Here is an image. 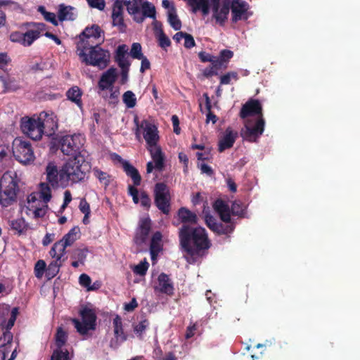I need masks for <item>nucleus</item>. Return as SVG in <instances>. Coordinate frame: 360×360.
Returning a JSON list of instances; mask_svg holds the SVG:
<instances>
[{"label": "nucleus", "mask_w": 360, "mask_h": 360, "mask_svg": "<svg viewBox=\"0 0 360 360\" xmlns=\"http://www.w3.org/2000/svg\"><path fill=\"white\" fill-rule=\"evenodd\" d=\"M180 243L185 254L184 257L189 263L195 262L202 252L210 247L206 231L202 227L193 228L183 225L179 231Z\"/></svg>", "instance_id": "1"}, {"label": "nucleus", "mask_w": 360, "mask_h": 360, "mask_svg": "<svg viewBox=\"0 0 360 360\" xmlns=\"http://www.w3.org/2000/svg\"><path fill=\"white\" fill-rule=\"evenodd\" d=\"M134 122L136 138L139 139L141 135L143 136L146 142L147 148L154 162V165L152 162H148L147 172H152L154 168L159 171L162 170L164 166V155L158 145L160 136L157 127L153 122L148 120H143L139 122L137 117L134 118Z\"/></svg>", "instance_id": "2"}, {"label": "nucleus", "mask_w": 360, "mask_h": 360, "mask_svg": "<svg viewBox=\"0 0 360 360\" xmlns=\"http://www.w3.org/2000/svg\"><path fill=\"white\" fill-rule=\"evenodd\" d=\"M240 117L245 120V129L243 137L250 142H255L259 137L264 127V120L262 115V105L257 100L247 102L240 110Z\"/></svg>", "instance_id": "3"}, {"label": "nucleus", "mask_w": 360, "mask_h": 360, "mask_svg": "<svg viewBox=\"0 0 360 360\" xmlns=\"http://www.w3.org/2000/svg\"><path fill=\"white\" fill-rule=\"evenodd\" d=\"M86 153H80L70 158L60 169V186L79 182L84 179L89 170V162L86 160Z\"/></svg>", "instance_id": "4"}, {"label": "nucleus", "mask_w": 360, "mask_h": 360, "mask_svg": "<svg viewBox=\"0 0 360 360\" xmlns=\"http://www.w3.org/2000/svg\"><path fill=\"white\" fill-rule=\"evenodd\" d=\"M51 198V188L46 183L40 184L39 192H34L27 198L22 211L34 219L42 218L47 212V203Z\"/></svg>", "instance_id": "5"}, {"label": "nucleus", "mask_w": 360, "mask_h": 360, "mask_svg": "<svg viewBox=\"0 0 360 360\" xmlns=\"http://www.w3.org/2000/svg\"><path fill=\"white\" fill-rule=\"evenodd\" d=\"M78 56L86 65L98 67L100 69L106 68L110 62V53L97 45L81 48L77 47Z\"/></svg>", "instance_id": "6"}, {"label": "nucleus", "mask_w": 360, "mask_h": 360, "mask_svg": "<svg viewBox=\"0 0 360 360\" xmlns=\"http://www.w3.org/2000/svg\"><path fill=\"white\" fill-rule=\"evenodd\" d=\"M128 13L137 22H142L146 18H155V8L147 0H129L124 1Z\"/></svg>", "instance_id": "7"}, {"label": "nucleus", "mask_w": 360, "mask_h": 360, "mask_svg": "<svg viewBox=\"0 0 360 360\" xmlns=\"http://www.w3.org/2000/svg\"><path fill=\"white\" fill-rule=\"evenodd\" d=\"M17 188L13 174L6 171L0 180V204L3 207H8L15 200Z\"/></svg>", "instance_id": "8"}, {"label": "nucleus", "mask_w": 360, "mask_h": 360, "mask_svg": "<svg viewBox=\"0 0 360 360\" xmlns=\"http://www.w3.org/2000/svg\"><path fill=\"white\" fill-rule=\"evenodd\" d=\"M45 25L43 23H35L31 29L25 32H13L10 35V39L15 43H19L24 46H30L37 40L41 32L44 30Z\"/></svg>", "instance_id": "9"}, {"label": "nucleus", "mask_w": 360, "mask_h": 360, "mask_svg": "<svg viewBox=\"0 0 360 360\" xmlns=\"http://www.w3.org/2000/svg\"><path fill=\"white\" fill-rule=\"evenodd\" d=\"M12 151L15 159L27 165L34 161V155L29 141L16 138L13 141Z\"/></svg>", "instance_id": "10"}, {"label": "nucleus", "mask_w": 360, "mask_h": 360, "mask_svg": "<svg viewBox=\"0 0 360 360\" xmlns=\"http://www.w3.org/2000/svg\"><path fill=\"white\" fill-rule=\"evenodd\" d=\"M85 139L82 134L66 135L60 140L61 151L63 154L76 155L80 153H86L82 150Z\"/></svg>", "instance_id": "11"}, {"label": "nucleus", "mask_w": 360, "mask_h": 360, "mask_svg": "<svg viewBox=\"0 0 360 360\" xmlns=\"http://www.w3.org/2000/svg\"><path fill=\"white\" fill-rule=\"evenodd\" d=\"M82 321L74 319L72 320L75 328L80 335H86L89 330H94L96 328V316L93 310L84 308L80 311Z\"/></svg>", "instance_id": "12"}, {"label": "nucleus", "mask_w": 360, "mask_h": 360, "mask_svg": "<svg viewBox=\"0 0 360 360\" xmlns=\"http://www.w3.org/2000/svg\"><path fill=\"white\" fill-rule=\"evenodd\" d=\"M21 129L25 135L33 140H39L44 134L43 126L37 116L30 118L23 117L21 120Z\"/></svg>", "instance_id": "13"}, {"label": "nucleus", "mask_w": 360, "mask_h": 360, "mask_svg": "<svg viewBox=\"0 0 360 360\" xmlns=\"http://www.w3.org/2000/svg\"><path fill=\"white\" fill-rule=\"evenodd\" d=\"M81 41L77 44L81 48L89 46L91 45H97L103 42L104 33L97 25H93L90 27H86L81 36Z\"/></svg>", "instance_id": "14"}, {"label": "nucleus", "mask_w": 360, "mask_h": 360, "mask_svg": "<svg viewBox=\"0 0 360 360\" xmlns=\"http://www.w3.org/2000/svg\"><path fill=\"white\" fill-rule=\"evenodd\" d=\"M232 21L236 22L239 20H247L252 13L249 11V5L243 0L231 1Z\"/></svg>", "instance_id": "15"}, {"label": "nucleus", "mask_w": 360, "mask_h": 360, "mask_svg": "<svg viewBox=\"0 0 360 360\" xmlns=\"http://www.w3.org/2000/svg\"><path fill=\"white\" fill-rule=\"evenodd\" d=\"M45 135L51 136L58 128V120L53 112H41L37 116Z\"/></svg>", "instance_id": "16"}, {"label": "nucleus", "mask_w": 360, "mask_h": 360, "mask_svg": "<svg viewBox=\"0 0 360 360\" xmlns=\"http://www.w3.org/2000/svg\"><path fill=\"white\" fill-rule=\"evenodd\" d=\"M155 203L164 213L169 212V191L167 186L162 183L157 184L155 189Z\"/></svg>", "instance_id": "17"}, {"label": "nucleus", "mask_w": 360, "mask_h": 360, "mask_svg": "<svg viewBox=\"0 0 360 360\" xmlns=\"http://www.w3.org/2000/svg\"><path fill=\"white\" fill-rule=\"evenodd\" d=\"M114 338L110 342V346L117 348L120 344L127 340V335L124 333L122 319L117 315L113 319Z\"/></svg>", "instance_id": "18"}, {"label": "nucleus", "mask_w": 360, "mask_h": 360, "mask_svg": "<svg viewBox=\"0 0 360 360\" xmlns=\"http://www.w3.org/2000/svg\"><path fill=\"white\" fill-rule=\"evenodd\" d=\"M118 74L115 68H110L104 72L98 81V87L99 91H105L115 86Z\"/></svg>", "instance_id": "19"}, {"label": "nucleus", "mask_w": 360, "mask_h": 360, "mask_svg": "<svg viewBox=\"0 0 360 360\" xmlns=\"http://www.w3.org/2000/svg\"><path fill=\"white\" fill-rule=\"evenodd\" d=\"M10 312V307L8 304H0V326L2 328L11 329L16 320L18 314V309L14 307L11 311V316L8 321L6 316Z\"/></svg>", "instance_id": "20"}, {"label": "nucleus", "mask_w": 360, "mask_h": 360, "mask_svg": "<svg viewBox=\"0 0 360 360\" xmlns=\"http://www.w3.org/2000/svg\"><path fill=\"white\" fill-rule=\"evenodd\" d=\"M237 137L238 132L233 131L231 127H228L219 139V151L221 153L225 150L231 148L233 146V143H235Z\"/></svg>", "instance_id": "21"}, {"label": "nucleus", "mask_w": 360, "mask_h": 360, "mask_svg": "<svg viewBox=\"0 0 360 360\" xmlns=\"http://www.w3.org/2000/svg\"><path fill=\"white\" fill-rule=\"evenodd\" d=\"M155 292H162L168 295H172L174 287L169 276L162 273L159 275L157 282L154 285Z\"/></svg>", "instance_id": "22"}, {"label": "nucleus", "mask_w": 360, "mask_h": 360, "mask_svg": "<svg viewBox=\"0 0 360 360\" xmlns=\"http://www.w3.org/2000/svg\"><path fill=\"white\" fill-rule=\"evenodd\" d=\"M205 221L207 226L214 232L219 234H227L233 231L234 226L233 224L222 225L217 223V220L210 214H205Z\"/></svg>", "instance_id": "23"}, {"label": "nucleus", "mask_w": 360, "mask_h": 360, "mask_svg": "<svg viewBox=\"0 0 360 360\" xmlns=\"http://www.w3.org/2000/svg\"><path fill=\"white\" fill-rule=\"evenodd\" d=\"M150 229V219L148 217L142 218L139 221V229L136 231L134 240L136 243L141 245L144 243Z\"/></svg>", "instance_id": "24"}, {"label": "nucleus", "mask_w": 360, "mask_h": 360, "mask_svg": "<svg viewBox=\"0 0 360 360\" xmlns=\"http://www.w3.org/2000/svg\"><path fill=\"white\" fill-rule=\"evenodd\" d=\"M46 179L53 187L60 186V170L54 162H49L46 167Z\"/></svg>", "instance_id": "25"}, {"label": "nucleus", "mask_w": 360, "mask_h": 360, "mask_svg": "<svg viewBox=\"0 0 360 360\" xmlns=\"http://www.w3.org/2000/svg\"><path fill=\"white\" fill-rule=\"evenodd\" d=\"M162 235L160 232H156L152 237L150 245V252L153 264L155 262L158 255L162 250Z\"/></svg>", "instance_id": "26"}, {"label": "nucleus", "mask_w": 360, "mask_h": 360, "mask_svg": "<svg viewBox=\"0 0 360 360\" xmlns=\"http://www.w3.org/2000/svg\"><path fill=\"white\" fill-rule=\"evenodd\" d=\"M213 207L223 221L226 223L231 221V212L229 207L223 200H217L214 202Z\"/></svg>", "instance_id": "27"}, {"label": "nucleus", "mask_w": 360, "mask_h": 360, "mask_svg": "<svg viewBox=\"0 0 360 360\" xmlns=\"http://www.w3.org/2000/svg\"><path fill=\"white\" fill-rule=\"evenodd\" d=\"M125 6L124 2L117 0L114 3L112 13V22L114 25H123V9Z\"/></svg>", "instance_id": "28"}, {"label": "nucleus", "mask_w": 360, "mask_h": 360, "mask_svg": "<svg viewBox=\"0 0 360 360\" xmlns=\"http://www.w3.org/2000/svg\"><path fill=\"white\" fill-rule=\"evenodd\" d=\"M66 248L59 240L56 242L49 251L50 256L54 260L61 262L64 260L63 257L65 255Z\"/></svg>", "instance_id": "29"}, {"label": "nucleus", "mask_w": 360, "mask_h": 360, "mask_svg": "<svg viewBox=\"0 0 360 360\" xmlns=\"http://www.w3.org/2000/svg\"><path fill=\"white\" fill-rule=\"evenodd\" d=\"M79 228L73 227L67 234H65L59 241L64 245L65 248L71 246L79 237Z\"/></svg>", "instance_id": "30"}, {"label": "nucleus", "mask_w": 360, "mask_h": 360, "mask_svg": "<svg viewBox=\"0 0 360 360\" xmlns=\"http://www.w3.org/2000/svg\"><path fill=\"white\" fill-rule=\"evenodd\" d=\"M178 216L184 224H195L197 223L198 217L196 214L185 207H182L179 210Z\"/></svg>", "instance_id": "31"}, {"label": "nucleus", "mask_w": 360, "mask_h": 360, "mask_svg": "<svg viewBox=\"0 0 360 360\" xmlns=\"http://www.w3.org/2000/svg\"><path fill=\"white\" fill-rule=\"evenodd\" d=\"M9 149L6 146H0V173L3 172L11 165V158L8 155Z\"/></svg>", "instance_id": "32"}, {"label": "nucleus", "mask_w": 360, "mask_h": 360, "mask_svg": "<svg viewBox=\"0 0 360 360\" xmlns=\"http://www.w3.org/2000/svg\"><path fill=\"white\" fill-rule=\"evenodd\" d=\"M102 98L110 103H115L118 101L120 96L119 88L115 86L105 91H98Z\"/></svg>", "instance_id": "33"}, {"label": "nucleus", "mask_w": 360, "mask_h": 360, "mask_svg": "<svg viewBox=\"0 0 360 360\" xmlns=\"http://www.w3.org/2000/svg\"><path fill=\"white\" fill-rule=\"evenodd\" d=\"M123 169L126 174L130 176L135 186H139L141 183V176L138 170L130 165L128 162H123Z\"/></svg>", "instance_id": "34"}, {"label": "nucleus", "mask_w": 360, "mask_h": 360, "mask_svg": "<svg viewBox=\"0 0 360 360\" xmlns=\"http://www.w3.org/2000/svg\"><path fill=\"white\" fill-rule=\"evenodd\" d=\"M75 9L71 6H60L58 11V18L60 20H72L75 18Z\"/></svg>", "instance_id": "35"}, {"label": "nucleus", "mask_w": 360, "mask_h": 360, "mask_svg": "<svg viewBox=\"0 0 360 360\" xmlns=\"http://www.w3.org/2000/svg\"><path fill=\"white\" fill-rule=\"evenodd\" d=\"M2 329L4 330V331L2 335L0 337V349H4L6 350V353H8V347L11 344L13 340V334L11 333L10 329Z\"/></svg>", "instance_id": "36"}, {"label": "nucleus", "mask_w": 360, "mask_h": 360, "mask_svg": "<svg viewBox=\"0 0 360 360\" xmlns=\"http://www.w3.org/2000/svg\"><path fill=\"white\" fill-rule=\"evenodd\" d=\"M169 25L175 30H179L181 27V22L179 19L175 8H172L167 14Z\"/></svg>", "instance_id": "37"}, {"label": "nucleus", "mask_w": 360, "mask_h": 360, "mask_svg": "<svg viewBox=\"0 0 360 360\" xmlns=\"http://www.w3.org/2000/svg\"><path fill=\"white\" fill-rule=\"evenodd\" d=\"M82 92L77 86H73L67 91L68 99L75 102L79 106L81 105Z\"/></svg>", "instance_id": "38"}, {"label": "nucleus", "mask_w": 360, "mask_h": 360, "mask_svg": "<svg viewBox=\"0 0 360 360\" xmlns=\"http://www.w3.org/2000/svg\"><path fill=\"white\" fill-rule=\"evenodd\" d=\"M149 264L144 259L136 265L131 266V268L133 272L140 276H144L148 269Z\"/></svg>", "instance_id": "39"}, {"label": "nucleus", "mask_w": 360, "mask_h": 360, "mask_svg": "<svg viewBox=\"0 0 360 360\" xmlns=\"http://www.w3.org/2000/svg\"><path fill=\"white\" fill-rule=\"evenodd\" d=\"M11 228L18 233H22L27 229V224L23 218H18L10 221Z\"/></svg>", "instance_id": "40"}, {"label": "nucleus", "mask_w": 360, "mask_h": 360, "mask_svg": "<svg viewBox=\"0 0 360 360\" xmlns=\"http://www.w3.org/2000/svg\"><path fill=\"white\" fill-rule=\"evenodd\" d=\"M122 101L128 108H132L136 104V95L131 91H127L124 93Z\"/></svg>", "instance_id": "41"}, {"label": "nucleus", "mask_w": 360, "mask_h": 360, "mask_svg": "<svg viewBox=\"0 0 360 360\" xmlns=\"http://www.w3.org/2000/svg\"><path fill=\"white\" fill-rule=\"evenodd\" d=\"M148 326L149 321L147 319H143L134 325V331L139 338H142Z\"/></svg>", "instance_id": "42"}, {"label": "nucleus", "mask_w": 360, "mask_h": 360, "mask_svg": "<svg viewBox=\"0 0 360 360\" xmlns=\"http://www.w3.org/2000/svg\"><path fill=\"white\" fill-rule=\"evenodd\" d=\"M93 173L95 177L99 180L101 184H103L105 187L109 185L110 175L106 172H104L98 168H94L93 169Z\"/></svg>", "instance_id": "43"}, {"label": "nucleus", "mask_w": 360, "mask_h": 360, "mask_svg": "<svg viewBox=\"0 0 360 360\" xmlns=\"http://www.w3.org/2000/svg\"><path fill=\"white\" fill-rule=\"evenodd\" d=\"M51 360H69V352L66 349L57 348L53 351Z\"/></svg>", "instance_id": "44"}, {"label": "nucleus", "mask_w": 360, "mask_h": 360, "mask_svg": "<svg viewBox=\"0 0 360 360\" xmlns=\"http://www.w3.org/2000/svg\"><path fill=\"white\" fill-rule=\"evenodd\" d=\"M67 333L62 328H58L56 335V345L57 348H62L67 341Z\"/></svg>", "instance_id": "45"}, {"label": "nucleus", "mask_w": 360, "mask_h": 360, "mask_svg": "<svg viewBox=\"0 0 360 360\" xmlns=\"http://www.w3.org/2000/svg\"><path fill=\"white\" fill-rule=\"evenodd\" d=\"M37 10L46 21L51 22L54 25H58L56 15L53 13L46 11L44 6H39Z\"/></svg>", "instance_id": "46"}, {"label": "nucleus", "mask_w": 360, "mask_h": 360, "mask_svg": "<svg viewBox=\"0 0 360 360\" xmlns=\"http://www.w3.org/2000/svg\"><path fill=\"white\" fill-rule=\"evenodd\" d=\"M199 58L202 62H210L214 67L219 66L220 61L217 59V57L213 56L210 53H207L205 52H200Z\"/></svg>", "instance_id": "47"}, {"label": "nucleus", "mask_w": 360, "mask_h": 360, "mask_svg": "<svg viewBox=\"0 0 360 360\" xmlns=\"http://www.w3.org/2000/svg\"><path fill=\"white\" fill-rule=\"evenodd\" d=\"M61 262L58 261H53L51 262L46 269V274L48 276L53 278L56 276V274L58 272L59 267L61 265Z\"/></svg>", "instance_id": "48"}, {"label": "nucleus", "mask_w": 360, "mask_h": 360, "mask_svg": "<svg viewBox=\"0 0 360 360\" xmlns=\"http://www.w3.org/2000/svg\"><path fill=\"white\" fill-rule=\"evenodd\" d=\"M88 250L86 249H77L74 251L72 258L73 259L79 260V262L84 263Z\"/></svg>", "instance_id": "49"}, {"label": "nucleus", "mask_w": 360, "mask_h": 360, "mask_svg": "<svg viewBox=\"0 0 360 360\" xmlns=\"http://www.w3.org/2000/svg\"><path fill=\"white\" fill-rule=\"evenodd\" d=\"M130 55L133 58L140 59L143 56L141 46L139 43H134L131 46Z\"/></svg>", "instance_id": "50"}, {"label": "nucleus", "mask_w": 360, "mask_h": 360, "mask_svg": "<svg viewBox=\"0 0 360 360\" xmlns=\"http://www.w3.org/2000/svg\"><path fill=\"white\" fill-rule=\"evenodd\" d=\"M233 52L230 50L224 49L220 52V55L217 57V59H219L223 65V68L226 67L225 63L233 57Z\"/></svg>", "instance_id": "51"}, {"label": "nucleus", "mask_w": 360, "mask_h": 360, "mask_svg": "<svg viewBox=\"0 0 360 360\" xmlns=\"http://www.w3.org/2000/svg\"><path fill=\"white\" fill-rule=\"evenodd\" d=\"M46 269V263L44 260H39L34 266L35 276L37 278H41Z\"/></svg>", "instance_id": "52"}, {"label": "nucleus", "mask_w": 360, "mask_h": 360, "mask_svg": "<svg viewBox=\"0 0 360 360\" xmlns=\"http://www.w3.org/2000/svg\"><path fill=\"white\" fill-rule=\"evenodd\" d=\"M4 86L6 89L14 91L18 88L17 81L14 78L8 77L3 80Z\"/></svg>", "instance_id": "53"}, {"label": "nucleus", "mask_w": 360, "mask_h": 360, "mask_svg": "<svg viewBox=\"0 0 360 360\" xmlns=\"http://www.w3.org/2000/svg\"><path fill=\"white\" fill-rule=\"evenodd\" d=\"M115 60L120 68H129L130 63L127 55L115 56Z\"/></svg>", "instance_id": "54"}, {"label": "nucleus", "mask_w": 360, "mask_h": 360, "mask_svg": "<svg viewBox=\"0 0 360 360\" xmlns=\"http://www.w3.org/2000/svg\"><path fill=\"white\" fill-rule=\"evenodd\" d=\"M91 282V278L87 274H83L79 276L80 285L86 288L88 290H92L95 289V288L90 286Z\"/></svg>", "instance_id": "55"}, {"label": "nucleus", "mask_w": 360, "mask_h": 360, "mask_svg": "<svg viewBox=\"0 0 360 360\" xmlns=\"http://www.w3.org/2000/svg\"><path fill=\"white\" fill-rule=\"evenodd\" d=\"M231 79L237 80L238 75L235 72H229L221 77V84H229Z\"/></svg>", "instance_id": "56"}, {"label": "nucleus", "mask_w": 360, "mask_h": 360, "mask_svg": "<svg viewBox=\"0 0 360 360\" xmlns=\"http://www.w3.org/2000/svg\"><path fill=\"white\" fill-rule=\"evenodd\" d=\"M52 65V63L49 61V60H41L39 63H36L35 65H34L32 68V70H46L49 68H51Z\"/></svg>", "instance_id": "57"}, {"label": "nucleus", "mask_w": 360, "mask_h": 360, "mask_svg": "<svg viewBox=\"0 0 360 360\" xmlns=\"http://www.w3.org/2000/svg\"><path fill=\"white\" fill-rule=\"evenodd\" d=\"M231 212L234 215H242L243 214V205L240 202H233L231 205Z\"/></svg>", "instance_id": "58"}, {"label": "nucleus", "mask_w": 360, "mask_h": 360, "mask_svg": "<svg viewBox=\"0 0 360 360\" xmlns=\"http://www.w3.org/2000/svg\"><path fill=\"white\" fill-rule=\"evenodd\" d=\"M221 68H223V65L220 62L219 66L214 67V65H212V66L210 68H205L204 70L203 74L207 77H211L212 75H217V70L219 69H221Z\"/></svg>", "instance_id": "59"}, {"label": "nucleus", "mask_w": 360, "mask_h": 360, "mask_svg": "<svg viewBox=\"0 0 360 360\" xmlns=\"http://www.w3.org/2000/svg\"><path fill=\"white\" fill-rule=\"evenodd\" d=\"M89 5L92 8L103 10L105 6L104 0H87Z\"/></svg>", "instance_id": "60"}, {"label": "nucleus", "mask_w": 360, "mask_h": 360, "mask_svg": "<svg viewBox=\"0 0 360 360\" xmlns=\"http://www.w3.org/2000/svg\"><path fill=\"white\" fill-rule=\"evenodd\" d=\"M158 39L160 46L162 48L167 47L170 45L169 39L162 32H160Z\"/></svg>", "instance_id": "61"}, {"label": "nucleus", "mask_w": 360, "mask_h": 360, "mask_svg": "<svg viewBox=\"0 0 360 360\" xmlns=\"http://www.w3.org/2000/svg\"><path fill=\"white\" fill-rule=\"evenodd\" d=\"M129 193L132 197L133 201L135 204H137L140 202V199L139 198V191L138 190L132 186H129Z\"/></svg>", "instance_id": "62"}, {"label": "nucleus", "mask_w": 360, "mask_h": 360, "mask_svg": "<svg viewBox=\"0 0 360 360\" xmlns=\"http://www.w3.org/2000/svg\"><path fill=\"white\" fill-rule=\"evenodd\" d=\"M79 210L80 211L86 215V217H89L90 214V207L89 203L84 200H81L79 203Z\"/></svg>", "instance_id": "63"}, {"label": "nucleus", "mask_w": 360, "mask_h": 360, "mask_svg": "<svg viewBox=\"0 0 360 360\" xmlns=\"http://www.w3.org/2000/svg\"><path fill=\"white\" fill-rule=\"evenodd\" d=\"M197 330V325L196 323H193L192 325H190L187 327L185 338L186 339H190L191 338L195 333V331Z\"/></svg>", "instance_id": "64"}]
</instances>
